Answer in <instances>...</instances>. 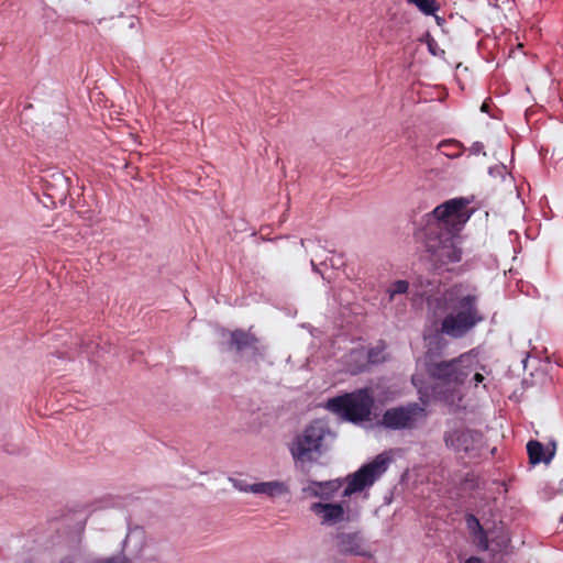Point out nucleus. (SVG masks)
<instances>
[{
	"label": "nucleus",
	"instance_id": "nucleus-1",
	"mask_svg": "<svg viewBox=\"0 0 563 563\" xmlns=\"http://www.w3.org/2000/svg\"><path fill=\"white\" fill-rule=\"evenodd\" d=\"M463 199H452L433 210L434 220L424 228V246L438 267L459 263L462 260L460 224L465 221Z\"/></svg>",
	"mask_w": 563,
	"mask_h": 563
},
{
	"label": "nucleus",
	"instance_id": "nucleus-2",
	"mask_svg": "<svg viewBox=\"0 0 563 563\" xmlns=\"http://www.w3.org/2000/svg\"><path fill=\"white\" fill-rule=\"evenodd\" d=\"M451 311L442 319L440 332L461 339L485 320L478 307V296L465 292L463 285H453L440 298Z\"/></svg>",
	"mask_w": 563,
	"mask_h": 563
},
{
	"label": "nucleus",
	"instance_id": "nucleus-3",
	"mask_svg": "<svg viewBox=\"0 0 563 563\" xmlns=\"http://www.w3.org/2000/svg\"><path fill=\"white\" fill-rule=\"evenodd\" d=\"M426 372L435 383V388L446 401H453V395L476 369V353L471 350L451 360H442L428 351L424 360Z\"/></svg>",
	"mask_w": 563,
	"mask_h": 563
},
{
	"label": "nucleus",
	"instance_id": "nucleus-4",
	"mask_svg": "<svg viewBox=\"0 0 563 563\" xmlns=\"http://www.w3.org/2000/svg\"><path fill=\"white\" fill-rule=\"evenodd\" d=\"M374 406L373 394L369 388H361L328 401V408L351 422L369 420Z\"/></svg>",
	"mask_w": 563,
	"mask_h": 563
},
{
	"label": "nucleus",
	"instance_id": "nucleus-5",
	"mask_svg": "<svg viewBox=\"0 0 563 563\" xmlns=\"http://www.w3.org/2000/svg\"><path fill=\"white\" fill-rule=\"evenodd\" d=\"M443 440L449 449L468 459L479 457L485 445L481 431L463 426L446 430Z\"/></svg>",
	"mask_w": 563,
	"mask_h": 563
},
{
	"label": "nucleus",
	"instance_id": "nucleus-6",
	"mask_svg": "<svg viewBox=\"0 0 563 563\" xmlns=\"http://www.w3.org/2000/svg\"><path fill=\"white\" fill-rule=\"evenodd\" d=\"M324 435L325 429L321 422L314 421L309 424L290 445L294 460L299 463H311L317 460Z\"/></svg>",
	"mask_w": 563,
	"mask_h": 563
},
{
	"label": "nucleus",
	"instance_id": "nucleus-7",
	"mask_svg": "<svg viewBox=\"0 0 563 563\" xmlns=\"http://www.w3.org/2000/svg\"><path fill=\"white\" fill-rule=\"evenodd\" d=\"M390 459L386 454H378L372 462L363 465L354 474L347 477V485L343 490V497L362 492L374 485L387 471Z\"/></svg>",
	"mask_w": 563,
	"mask_h": 563
},
{
	"label": "nucleus",
	"instance_id": "nucleus-8",
	"mask_svg": "<svg viewBox=\"0 0 563 563\" xmlns=\"http://www.w3.org/2000/svg\"><path fill=\"white\" fill-rule=\"evenodd\" d=\"M427 416L426 409L417 402L387 409L382 417V424L391 430L413 429L418 421Z\"/></svg>",
	"mask_w": 563,
	"mask_h": 563
},
{
	"label": "nucleus",
	"instance_id": "nucleus-9",
	"mask_svg": "<svg viewBox=\"0 0 563 563\" xmlns=\"http://www.w3.org/2000/svg\"><path fill=\"white\" fill-rule=\"evenodd\" d=\"M335 547L339 553L366 556L369 555L365 541L360 532H339L335 536Z\"/></svg>",
	"mask_w": 563,
	"mask_h": 563
},
{
	"label": "nucleus",
	"instance_id": "nucleus-10",
	"mask_svg": "<svg viewBox=\"0 0 563 563\" xmlns=\"http://www.w3.org/2000/svg\"><path fill=\"white\" fill-rule=\"evenodd\" d=\"M310 510L321 518L322 525H334L345 520V509L342 504L313 503Z\"/></svg>",
	"mask_w": 563,
	"mask_h": 563
},
{
	"label": "nucleus",
	"instance_id": "nucleus-11",
	"mask_svg": "<svg viewBox=\"0 0 563 563\" xmlns=\"http://www.w3.org/2000/svg\"><path fill=\"white\" fill-rule=\"evenodd\" d=\"M229 334V347L236 352H243L245 350H257L258 339L251 331L242 329H235L228 331Z\"/></svg>",
	"mask_w": 563,
	"mask_h": 563
},
{
	"label": "nucleus",
	"instance_id": "nucleus-12",
	"mask_svg": "<svg viewBox=\"0 0 563 563\" xmlns=\"http://www.w3.org/2000/svg\"><path fill=\"white\" fill-rule=\"evenodd\" d=\"M240 490L253 494H263L268 497H276L288 493L287 486L279 481L262 482L251 485H235Z\"/></svg>",
	"mask_w": 563,
	"mask_h": 563
},
{
	"label": "nucleus",
	"instance_id": "nucleus-13",
	"mask_svg": "<svg viewBox=\"0 0 563 563\" xmlns=\"http://www.w3.org/2000/svg\"><path fill=\"white\" fill-rule=\"evenodd\" d=\"M339 488L340 483L338 481H310L309 485L303 488V493L321 499H330L334 496Z\"/></svg>",
	"mask_w": 563,
	"mask_h": 563
},
{
	"label": "nucleus",
	"instance_id": "nucleus-14",
	"mask_svg": "<svg viewBox=\"0 0 563 563\" xmlns=\"http://www.w3.org/2000/svg\"><path fill=\"white\" fill-rule=\"evenodd\" d=\"M527 452L529 456V462L532 465H537L540 463L548 464L554 456V450L547 454L543 444L536 440H531L527 443Z\"/></svg>",
	"mask_w": 563,
	"mask_h": 563
},
{
	"label": "nucleus",
	"instance_id": "nucleus-15",
	"mask_svg": "<svg viewBox=\"0 0 563 563\" xmlns=\"http://www.w3.org/2000/svg\"><path fill=\"white\" fill-rule=\"evenodd\" d=\"M467 523L470 526H471V523L475 525V530L473 531V536H474V540L476 542L477 548L481 551H487L488 550V538H487L485 530L481 526L479 521L476 519L475 516L470 515L467 517Z\"/></svg>",
	"mask_w": 563,
	"mask_h": 563
},
{
	"label": "nucleus",
	"instance_id": "nucleus-16",
	"mask_svg": "<svg viewBox=\"0 0 563 563\" xmlns=\"http://www.w3.org/2000/svg\"><path fill=\"white\" fill-rule=\"evenodd\" d=\"M408 3L413 4L424 15H435L440 5L437 0H406Z\"/></svg>",
	"mask_w": 563,
	"mask_h": 563
},
{
	"label": "nucleus",
	"instance_id": "nucleus-17",
	"mask_svg": "<svg viewBox=\"0 0 563 563\" xmlns=\"http://www.w3.org/2000/svg\"><path fill=\"white\" fill-rule=\"evenodd\" d=\"M439 148L442 150L446 156H457L460 153V143L456 141H442L439 144Z\"/></svg>",
	"mask_w": 563,
	"mask_h": 563
},
{
	"label": "nucleus",
	"instance_id": "nucleus-18",
	"mask_svg": "<svg viewBox=\"0 0 563 563\" xmlns=\"http://www.w3.org/2000/svg\"><path fill=\"white\" fill-rule=\"evenodd\" d=\"M409 284L407 280H397L388 288L389 299L393 300L396 295L406 294Z\"/></svg>",
	"mask_w": 563,
	"mask_h": 563
},
{
	"label": "nucleus",
	"instance_id": "nucleus-19",
	"mask_svg": "<svg viewBox=\"0 0 563 563\" xmlns=\"http://www.w3.org/2000/svg\"><path fill=\"white\" fill-rule=\"evenodd\" d=\"M99 563H131L130 559L124 555L111 556L102 560Z\"/></svg>",
	"mask_w": 563,
	"mask_h": 563
},
{
	"label": "nucleus",
	"instance_id": "nucleus-20",
	"mask_svg": "<svg viewBox=\"0 0 563 563\" xmlns=\"http://www.w3.org/2000/svg\"><path fill=\"white\" fill-rule=\"evenodd\" d=\"M475 387L478 386L479 383H483L484 376L481 373H475L473 376Z\"/></svg>",
	"mask_w": 563,
	"mask_h": 563
},
{
	"label": "nucleus",
	"instance_id": "nucleus-21",
	"mask_svg": "<svg viewBox=\"0 0 563 563\" xmlns=\"http://www.w3.org/2000/svg\"><path fill=\"white\" fill-rule=\"evenodd\" d=\"M465 563H483L482 560L479 558H476V556H471L468 558Z\"/></svg>",
	"mask_w": 563,
	"mask_h": 563
},
{
	"label": "nucleus",
	"instance_id": "nucleus-22",
	"mask_svg": "<svg viewBox=\"0 0 563 563\" xmlns=\"http://www.w3.org/2000/svg\"><path fill=\"white\" fill-rule=\"evenodd\" d=\"M481 147H482V145L479 146L478 144H475V145H474V150H475V152H478Z\"/></svg>",
	"mask_w": 563,
	"mask_h": 563
},
{
	"label": "nucleus",
	"instance_id": "nucleus-23",
	"mask_svg": "<svg viewBox=\"0 0 563 563\" xmlns=\"http://www.w3.org/2000/svg\"><path fill=\"white\" fill-rule=\"evenodd\" d=\"M487 110V106L486 104H483L482 106V111H486Z\"/></svg>",
	"mask_w": 563,
	"mask_h": 563
}]
</instances>
